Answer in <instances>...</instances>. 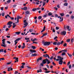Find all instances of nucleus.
<instances>
[{
	"instance_id": "f257e3e1",
	"label": "nucleus",
	"mask_w": 74,
	"mask_h": 74,
	"mask_svg": "<svg viewBox=\"0 0 74 74\" xmlns=\"http://www.w3.org/2000/svg\"><path fill=\"white\" fill-rule=\"evenodd\" d=\"M46 61L47 62V64H49L50 63V61L48 60V59L47 58L43 60L42 63L44 64H45L46 63Z\"/></svg>"
},
{
	"instance_id": "f03ea898",
	"label": "nucleus",
	"mask_w": 74,
	"mask_h": 74,
	"mask_svg": "<svg viewBox=\"0 0 74 74\" xmlns=\"http://www.w3.org/2000/svg\"><path fill=\"white\" fill-rule=\"evenodd\" d=\"M65 50H62V51H60L59 52V53H58V54L60 53L61 52H62V56H64L65 55Z\"/></svg>"
},
{
	"instance_id": "7ed1b4c3",
	"label": "nucleus",
	"mask_w": 74,
	"mask_h": 74,
	"mask_svg": "<svg viewBox=\"0 0 74 74\" xmlns=\"http://www.w3.org/2000/svg\"><path fill=\"white\" fill-rule=\"evenodd\" d=\"M55 17H58V18H60V22H61V21H63V18H62L61 19V17H60V16H58L57 14H56L55 15Z\"/></svg>"
},
{
	"instance_id": "20e7f679",
	"label": "nucleus",
	"mask_w": 74,
	"mask_h": 74,
	"mask_svg": "<svg viewBox=\"0 0 74 74\" xmlns=\"http://www.w3.org/2000/svg\"><path fill=\"white\" fill-rule=\"evenodd\" d=\"M44 45L45 46L49 45L50 44V42H43Z\"/></svg>"
},
{
	"instance_id": "39448f33",
	"label": "nucleus",
	"mask_w": 74,
	"mask_h": 74,
	"mask_svg": "<svg viewBox=\"0 0 74 74\" xmlns=\"http://www.w3.org/2000/svg\"><path fill=\"white\" fill-rule=\"evenodd\" d=\"M21 40L20 38H17V39H16L14 41V42L15 43V45H16V44L18 43V42H17V41H19Z\"/></svg>"
},
{
	"instance_id": "423d86ee",
	"label": "nucleus",
	"mask_w": 74,
	"mask_h": 74,
	"mask_svg": "<svg viewBox=\"0 0 74 74\" xmlns=\"http://www.w3.org/2000/svg\"><path fill=\"white\" fill-rule=\"evenodd\" d=\"M2 44H3L1 45V46L4 47H6V46H7V45L5 44V42H3Z\"/></svg>"
},
{
	"instance_id": "0eeeda50",
	"label": "nucleus",
	"mask_w": 74,
	"mask_h": 74,
	"mask_svg": "<svg viewBox=\"0 0 74 74\" xmlns=\"http://www.w3.org/2000/svg\"><path fill=\"white\" fill-rule=\"evenodd\" d=\"M43 56L45 57H46V58H47V57H48V58H49V59L50 58H49V56L47 54H46V55H43Z\"/></svg>"
},
{
	"instance_id": "6e6552de",
	"label": "nucleus",
	"mask_w": 74,
	"mask_h": 74,
	"mask_svg": "<svg viewBox=\"0 0 74 74\" xmlns=\"http://www.w3.org/2000/svg\"><path fill=\"white\" fill-rule=\"evenodd\" d=\"M63 59H62L61 60H60V61L59 62V64L62 65V63H63Z\"/></svg>"
},
{
	"instance_id": "1a4fd4ad",
	"label": "nucleus",
	"mask_w": 74,
	"mask_h": 74,
	"mask_svg": "<svg viewBox=\"0 0 74 74\" xmlns=\"http://www.w3.org/2000/svg\"><path fill=\"white\" fill-rule=\"evenodd\" d=\"M61 35H65V31H63V32H62L61 33Z\"/></svg>"
},
{
	"instance_id": "9d476101",
	"label": "nucleus",
	"mask_w": 74,
	"mask_h": 74,
	"mask_svg": "<svg viewBox=\"0 0 74 74\" xmlns=\"http://www.w3.org/2000/svg\"><path fill=\"white\" fill-rule=\"evenodd\" d=\"M66 28L69 31H70L71 29V28L69 29V26H66Z\"/></svg>"
},
{
	"instance_id": "9b49d317",
	"label": "nucleus",
	"mask_w": 74,
	"mask_h": 74,
	"mask_svg": "<svg viewBox=\"0 0 74 74\" xmlns=\"http://www.w3.org/2000/svg\"><path fill=\"white\" fill-rule=\"evenodd\" d=\"M13 23L12 22H11L10 21L8 23H7V25H11Z\"/></svg>"
},
{
	"instance_id": "f8f14e48",
	"label": "nucleus",
	"mask_w": 74,
	"mask_h": 74,
	"mask_svg": "<svg viewBox=\"0 0 74 74\" xmlns=\"http://www.w3.org/2000/svg\"><path fill=\"white\" fill-rule=\"evenodd\" d=\"M25 13L27 14H31L30 12V11H26L25 12Z\"/></svg>"
},
{
	"instance_id": "ddd939ff",
	"label": "nucleus",
	"mask_w": 74,
	"mask_h": 74,
	"mask_svg": "<svg viewBox=\"0 0 74 74\" xmlns=\"http://www.w3.org/2000/svg\"><path fill=\"white\" fill-rule=\"evenodd\" d=\"M31 40L33 42H34V41H37V40H37V39H36V38H34V39H33V38H32L31 39Z\"/></svg>"
},
{
	"instance_id": "4468645a",
	"label": "nucleus",
	"mask_w": 74,
	"mask_h": 74,
	"mask_svg": "<svg viewBox=\"0 0 74 74\" xmlns=\"http://www.w3.org/2000/svg\"><path fill=\"white\" fill-rule=\"evenodd\" d=\"M11 1V0H8V1H7V2H6L5 3V4H8V3H10Z\"/></svg>"
},
{
	"instance_id": "2eb2a0df",
	"label": "nucleus",
	"mask_w": 74,
	"mask_h": 74,
	"mask_svg": "<svg viewBox=\"0 0 74 74\" xmlns=\"http://www.w3.org/2000/svg\"><path fill=\"white\" fill-rule=\"evenodd\" d=\"M37 56V54L36 53L32 54V56Z\"/></svg>"
},
{
	"instance_id": "dca6fc26",
	"label": "nucleus",
	"mask_w": 74,
	"mask_h": 74,
	"mask_svg": "<svg viewBox=\"0 0 74 74\" xmlns=\"http://www.w3.org/2000/svg\"><path fill=\"white\" fill-rule=\"evenodd\" d=\"M42 72V70L40 69L39 70H37V72L38 73L40 72Z\"/></svg>"
},
{
	"instance_id": "f3484780",
	"label": "nucleus",
	"mask_w": 74,
	"mask_h": 74,
	"mask_svg": "<svg viewBox=\"0 0 74 74\" xmlns=\"http://www.w3.org/2000/svg\"><path fill=\"white\" fill-rule=\"evenodd\" d=\"M20 32H15L16 34L17 35H19L20 34Z\"/></svg>"
},
{
	"instance_id": "a211bd4d",
	"label": "nucleus",
	"mask_w": 74,
	"mask_h": 74,
	"mask_svg": "<svg viewBox=\"0 0 74 74\" xmlns=\"http://www.w3.org/2000/svg\"><path fill=\"white\" fill-rule=\"evenodd\" d=\"M60 15L62 16V17L64 16V13H60Z\"/></svg>"
},
{
	"instance_id": "6ab92c4d",
	"label": "nucleus",
	"mask_w": 74,
	"mask_h": 74,
	"mask_svg": "<svg viewBox=\"0 0 74 74\" xmlns=\"http://www.w3.org/2000/svg\"><path fill=\"white\" fill-rule=\"evenodd\" d=\"M57 58H58L60 59H61L62 58L63 59V58H62L60 56H57Z\"/></svg>"
},
{
	"instance_id": "aec40b11",
	"label": "nucleus",
	"mask_w": 74,
	"mask_h": 74,
	"mask_svg": "<svg viewBox=\"0 0 74 74\" xmlns=\"http://www.w3.org/2000/svg\"><path fill=\"white\" fill-rule=\"evenodd\" d=\"M24 10H26L28 8L27 7H25L23 8Z\"/></svg>"
},
{
	"instance_id": "412c9836",
	"label": "nucleus",
	"mask_w": 74,
	"mask_h": 74,
	"mask_svg": "<svg viewBox=\"0 0 74 74\" xmlns=\"http://www.w3.org/2000/svg\"><path fill=\"white\" fill-rule=\"evenodd\" d=\"M5 60L4 58H0V61H1V60Z\"/></svg>"
},
{
	"instance_id": "4be33fe9",
	"label": "nucleus",
	"mask_w": 74,
	"mask_h": 74,
	"mask_svg": "<svg viewBox=\"0 0 74 74\" xmlns=\"http://www.w3.org/2000/svg\"><path fill=\"white\" fill-rule=\"evenodd\" d=\"M70 41V39H68L66 40V42H69Z\"/></svg>"
},
{
	"instance_id": "5701e85b",
	"label": "nucleus",
	"mask_w": 74,
	"mask_h": 74,
	"mask_svg": "<svg viewBox=\"0 0 74 74\" xmlns=\"http://www.w3.org/2000/svg\"><path fill=\"white\" fill-rule=\"evenodd\" d=\"M67 54L70 57H71L72 56V55L70 54H69V53H67Z\"/></svg>"
},
{
	"instance_id": "b1692460",
	"label": "nucleus",
	"mask_w": 74,
	"mask_h": 74,
	"mask_svg": "<svg viewBox=\"0 0 74 74\" xmlns=\"http://www.w3.org/2000/svg\"><path fill=\"white\" fill-rule=\"evenodd\" d=\"M22 18V17H20V16H17V19H18V20H19V19H21V18Z\"/></svg>"
},
{
	"instance_id": "393cba45",
	"label": "nucleus",
	"mask_w": 74,
	"mask_h": 74,
	"mask_svg": "<svg viewBox=\"0 0 74 74\" xmlns=\"http://www.w3.org/2000/svg\"><path fill=\"white\" fill-rule=\"evenodd\" d=\"M48 14L49 16H50L52 15V13H51L49 12L48 13Z\"/></svg>"
},
{
	"instance_id": "a878e982",
	"label": "nucleus",
	"mask_w": 74,
	"mask_h": 74,
	"mask_svg": "<svg viewBox=\"0 0 74 74\" xmlns=\"http://www.w3.org/2000/svg\"><path fill=\"white\" fill-rule=\"evenodd\" d=\"M62 59H63V58L60 59H57L56 60V61H58L59 60L60 61V60H61Z\"/></svg>"
},
{
	"instance_id": "bb28decb",
	"label": "nucleus",
	"mask_w": 74,
	"mask_h": 74,
	"mask_svg": "<svg viewBox=\"0 0 74 74\" xmlns=\"http://www.w3.org/2000/svg\"><path fill=\"white\" fill-rule=\"evenodd\" d=\"M32 49H36V47H35L34 46H32Z\"/></svg>"
},
{
	"instance_id": "cd10ccee",
	"label": "nucleus",
	"mask_w": 74,
	"mask_h": 74,
	"mask_svg": "<svg viewBox=\"0 0 74 74\" xmlns=\"http://www.w3.org/2000/svg\"><path fill=\"white\" fill-rule=\"evenodd\" d=\"M47 35H48V33H45V34H44L43 35V36H47Z\"/></svg>"
},
{
	"instance_id": "c85d7f7f",
	"label": "nucleus",
	"mask_w": 74,
	"mask_h": 74,
	"mask_svg": "<svg viewBox=\"0 0 74 74\" xmlns=\"http://www.w3.org/2000/svg\"><path fill=\"white\" fill-rule=\"evenodd\" d=\"M71 19H73L74 18V16L73 15H71Z\"/></svg>"
},
{
	"instance_id": "c756f323",
	"label": "nucleus",
	"mask_w": 74,
	"mask_h": 74,
	"mask_svg": "<svg viewBox=\"0 0 74 74\" xmlns=\"http://www.w3.org/2000/svg\"><path fill=\"white\" fill-rule=\"evenodd\" d=\"M41 18H42V17L41 16H40L38 17V19H41Z\"/></svg>"
},
{
	"instance_id": "7c9ffc66",
	"label": "nucleus",
	"mask_w": 74,
	"mask_h": 74,
	"mask_svg": "<svg viewBox=\"0 0 74 74\" xmlns=\"http://www.w3.org/2000/svg\"><path fill=\"white\" fill-rule=\"evenodd\" d=\"M28 22H27L25 23L24 24V25H25V26H27V25H28Z\"/></svg>"
},
{
	"instance_id": "2f4dec72",
	"label": "nucleus",
	"mask_w": 74,
	"mask_h": 74,
	"mask_svg": "<svg viewBox=\"0 0 74 74\" xmlns=\"http://www.w3.org/2000/svg\"><path fill=\"white\" fill-rule=\"evenodd\" d=\"M13 59H15L16 60H18V58H16V57H14L13 58Z\"/></svg>"
},
{
	"instance_id": "473e14b6",
	"label": "nucleus",
	"mask_w": 74,
	"mask_h": 74,
	"mask_svg": "<svg viewBox=\"0 0 74 74\" xmlns=\"http://www.w3.org/2000/svg\"><path fill=\"white\" fill-rule=\"evenodd\" d=\"M36 10V8H34L32 9V11L34 12Z\"/></svg>"
},
{
	"instance_id": "72a5a7b5",
	"label": "nucleus",
	"mask_w": 74,
	"mask_h": 74,
	"mask_svg": "<svg viewBox=\"0 0 74 74\" xmlns=\"http://www.w3.org/2000/svg\"><path fill=\"white\" fill-rule=\"evenodd\" d=\"M69 69H71V65L70 64V65H69Z\"/></svg>"
},
{
	"instance_id": "f704fd0d",
	"label": "nucleus",
	"mask_w": 74,
	"mask_h": 74,
	"mask_svg": "<svg viewBox=\"0 0 74 74\" xmlns=\"http://www.w3.org/2000/svg\"><path fill=\"white\" fill-rule=\"evenodd\" d=\"M3 49H0V53L1 52H3Z\"/></svg>"
},
{
	"instance_id": "c9c22d12",
	"label": "nucleus",
	"mask_w": 74,
	"mask_h": 74,
	"mask_svg": "<svg viewBox=\"0 0 74 74\" xmlns=\"http://www.w3.org/2000/svg\"><path fill=\"white\" fill-rule=\"evenodd\" d=\"M46 3L45 2H43L42 6H44L45 5Z\"/></svg>"
},
{
	"instance_id": "e433bc0d",
	"label": "nucleus",
	"mask_w": 74,
	"mask_h": 74,
	"mask_svg": "<svg viewBox=\"0 0 74 74\" xmlns=\"http://www.w3.org/2000/svg\"><path fill=\"white\" fill-rule=\"evenodd\" d=\"M4 15H5L4 13H2L1 15L2 16H4Z\"/></svg>"
},
{
	"instance_id": "4c0bfd02",
	"label": "nucleus",
	"mask_w": 74,
	"mask_h": 74,
	"mask_svg": "<svg viewBox=\"0 0 74 74\" xmlns=\"http://www.w3.org/2000/svg\"><path fill=\"white\" fill-rule=\"evenodd\" d=\"M29 32H32L33 29H29Z\"/></svg>"
},
{
	"instance_id": "58836bf2",
	"label": "nucleus",
	"mask_w": 74,
	"mask_h": 74,
	"mask_svg": "<svg viewBox=\"0 0 74 74\" xmlns=\"http://www.w3.org/2000/svg\"><path fill=\"white\" fill-rule=\"evenodd\" d=\"M61 43L60 42H58L57 44V45H60L61 44Z\"/></svg>"
},
{
	"instance_id": "ea45409f",
	"label": "nucleus",
	"mask_w": 74,
	"mask_h": 74,
	"mask_svg": "<svg viewBox=\"0 0 74 74\" xmlns=\"http://www.w3.org/2000/svg\"><path fill=\"white\" fill-rule=\"evenodd\" d=\"M40 8H36V10H40Z\"/></svg>"
},
{
	"instance_id": "a19ab883",
	"label": "nucleus",
	"mask_w": 74,
	"mask_h": 74,
	"mask_svg": "<svg viewBox=\"0 0 74 74\" xmlns=\"http://www.w3.org/2000/svg\"><path fill=\"white\" fill-rule=\"evenodd\" d=\"M68 5V3H65V6H67Z\"/></svg>"
},
{
	"instance_id": "79ce46f5",
	"label": "nucleus",
	"mask_w": 74,
	"mask_h": 74,
	"mask_svg": "<svg viewBox=\"0 0 74 74\" xmlns=\"http://www.w3.org/2000/svg\"><path fill=\"white\" fill-rule=\"evenodd\" d=\"M17 5H14L13 6V8H15L16 6Z\"/></svg>"
},
{
	"instance_id": "37998d69",
	"label": "nucleus",
	"mask_w": 74,
	"mask_h": 74,
	"mask_svg": "<svg viewBox=\"0 0 74 74\" xmlns=\"http://www.w3.org/2000/svg\"><path fill=\"white\" fill-rule=\"evenodd\" d=\"M3 52L5 53H7V51H6V49L4 50V51H3Z\"/></svg>"
},
{
	"instance_id": "c03bdc74",
	"label": "nucleus",
	"mask_w": 74,
	"mask_h": 74,
	"mask_svg": "<svg viewBox=\"0 0 74 74\" xmlns=\"http://www.w3.org/2000/svg\"><path fill=\"white\" fill-rule=\"evenodd\" d=\"M50 72V71H46L45 72V73H48Z\"/></svg>"
},
{
	"instance_id": "a18cd8bd",
	"label": "nucleus",
	"mask_w": 74,
	"mask_h": 74,
	"mask_svg": "<svg viewBox=\"0 0 74 74\" xmlns=\"http://www.w3.org/2000/svg\"><path fill=\"white\" fill-rule=\"evenodd\" d=\"M70 64V61H69V62L67 63V65L68 66V65H69V64Z\"/></svg>"
},
{
	"instance_id": "49530a36",
	"label": "nucleus",
	"mask_w": 74,
	"mask_h": 74,
	"mask_svg": "<svg viewBox=\"0 0 74 74\" xmlns=\"http://www.w3.org/2000/svg\"><path fill=\"white\" fill-rule=\"evenodd\" d=\"M29 51L31 52H32V53H33V50H29Z\"/></svg>"
},
{
	"instance_id": "de8ad7c7",
	"label": "nucleus",
	"mask_w": 74,
	"mask_h": 74,
	"mask_svg": "<svg viewBox=\"0 0 74 74\" xmlns=\"http://www.w3.org/2000/svg\"><path fill=\"white\" fill-rule=\"evenodd\" d=\"M45 29H43L41 31V33H42L44 31H45Z\"/></svg>"
},
{
	"instance_id": "09e8293b",
	"label": "nucleus",
	"mask_w": 74,
	"mask_h": 74,
	"mask_svg": "<svg viewBox=\"0 0 74 74\" xmlns=\"http://www.w3.org/2000/svg\"><path fill=\"white\" fill-rule=\"evenodd\" d=\"M33 1H37L38 2H40L38 0H33Z\"/></svg>"
},
{
	"instance_id": "8fccbe9b",
	"label": "nucleus",
	"mask_w": 74,
	"mask_h": 74,
	"mask_svg": "<svg viewBox=\"0 0 74 74\" xmlns=\"http://www.w3.org/2000/svg\"><path fill=\"white\" fill-rule=\"evenodd\" d=\"M31 34H32V35H37L38 34H34V33H31Z\"/></svg>"
},
{
	"instance_id": "3c124183",
	"label": "nucleus",
	"mask_w": 74,
	"mask_h": 74,
	"mask_svg": "<svg viewBox=\"0 0 74 74\" xmlns=\"http://www.w3.org/2000/svg\"><path fill=\"white\" fill-rule=\"evenodd\" d=\"M59 29V27H56V30H58V29Z\"/></svg>"
},
{
	"instance_id": "603ef678",
	"label": "nucleus",
	"mask_w": 74,
	"mask_h": 74,
	"mask_svg": "<svg viewBox=\"0 0 74 74\" xmlns=\"http://www.w3.org/2000/svg\"><path fill=\"white\" fill-rule=\"evenodd\" d=\"M53 56L51 57H50V60H52V59H53Z\"/></svg>"
},
{
	"instance_id": "864d4df0",
	"label": "nucleus",
	"mask_w": 74,
	"mask_h": 74,
	"mask_svg": "<svg viewBox=\"0 0 74 74\" xmlns=\"http://www.w3.org/2000/svg\"><path fill=\"white\" fill-rule=\"evenodd\" d=\"M11 62H9L8 63H7V64L9 65L11 64Z\"/></svg>"
},
{
	"instance_id": "5fc2aeb1",
	"label": "nucleus",
	"mask_w": 74,
	"mask_h": 74,
	"mask_svg": "<svg viewBox=\"0 0 74 74\" xmlns=\"http://www.w3.org/2000/svg\"><path fill=\"white\" fill-rule=\"evenodd\" d=\"M10 19L12 20H13L14 19V18L13 17H10Z\"/></svg>"
},
{
	"instance_id": "6e6d98bb",
	"label": "nucleus",
	"mask_w": 74,
	"mask_h": 74,
	"mask_svg": "<svg viewBox=\"0 0 74 74\" xmlns=\"http://www.w3.org/2000/svg\"><path fill=\"white\" fill-rule=\"evenodd\" d=\"M15 74H18V71H16L15 72Z\"/></svg>"
},
{
	"instance_id": "4d7b16f0",
	"label": "nucleus",
	"mask_w": 74,
	"mask_h": 74,
	"mask_svg": "<svg viewBox=\"0 0 74 74\" xmlns=\"http://www.w3.org/2000/svg\"><path fill=\"white\" fill-rule=\"evenodd\" d=\"M46 17H47V15H44L43 16V17L44 18H45Z\"/></svg>"
},
{
	"instance_id": "13d9d810",
	"label": "nucleus",
	"mask_w": 74,
	"mask_h": 74,
	"mask_svg": "<svg viewBox=\"0 0 74 74\" xmlns=\"http://www.w3.org/2000/svg\"><path fill=\"white\" fill-rule=\"evenodd\" d=\"M11 69V67H9L8 68V71H10V69Z\"/></svg>"
},
{
	"instance_id": "bf43d9fd",
	"label": "nucleus",
	"mask_w": 74,
	"mask_h": 74,
	"mask_svg": "<svg viewBox=\"0 0 74 74\" xmlns=\"http://www.w3.org/2000/svg\"><path fill=\"white\" fill-rule=\"evenodd\" d=\"M9 25V26H8V28H10L11 27L12 25Z\"/></svg>"
},
{
	"instance_id": "052dcab7",
	"label": "nucleus",
	"mask_w": 74,
	"mask_h": 74,
	"mask_svg": "<svg viewBox=\"0 0 74 74\" xmlns=\"http://www.w3.org/2000/svg\"><path fill=\"white\" fill-rule=\"evenodd\" d=\"M40 64H41V65L42 66H43L44 64L43 62L42 63H41Z\"/></svg>"
},
{
	"instance_id": "680f3d73",
	"label": "nucleus",
	"mask_w": 74,
	"mask_h": 74,
	"mask_svg": "<svg viewBox=\"0 0 74 74\" xmlns=\"http://www.w3.org/2000/svg\"><path fill=\"white\" fill-rule=\"evenodd\" d=\"M56 43H57L56 42H54L53 43V44L54 45H56Z\"/></svg>"
},
{
	"instance_id": "e2e57ef3",
	"label": "nucleus",
	"mask_w": 74,
	"mask_h": 74,
	"mask_svg": "<svg viewBox=\"0 0 74 74\" xmlns=\"http://www.w3.org/2000/svg\"><path fill=\"white\" fill-rule=\"evenodd\" d=\"M7 43L8 44H11V42L10 41H7Z\"/></svg>"
},
{
	"instance_id": "0e129e2a",
	"label": "nucleus",
	"mask_w": 74,
	"mask_h": 74,
	"mask_svg": "<svg viewBox=\"0 0 74 74\" xmlns=\"http://www.w3.org/2000/svg\"><path fill=\"white\" fill-rule=\"evenodd\" d=\"M5 39H3V40H2V42H5Z\"/></svg>"
},
{
	"instance_id": "69168bd1",
	"label": "nucleus",
	"mask_w": 74,
	"mask_h": 74,
	"mask_svg": "<svg viewBox=\"0 0 74 74\" xmlns=\"http://www.w3.org/2000/svg\"><path fill=\"white\" fill-rule=\"evenodd\" d=\"M38 59V60H42V58H39Z\"/></svg>"
},
{
	"instance_id": "338daca9",
	"label": "nucleus",
	"mask_w": 74,
	"mask_h": 74,
	"mask_svg": "<svg viewBox=\"0 0 74 74\" xmlns=\"http://www.w3.org/2000/svg\"><path fill=\"white\" fill-rule=\"evenodd\" d=\"M21 68H22V69H23L24 68V66H23H23H21Z\"/></svg>"
},
{
	"instance_id": "774afa93",
	"label": "nucleus",
	"mask_w": 74,
	"mask_h": 74,
	"mask_svg": "<svg viewBox=\"0 0 74 74\" xmlns=\"http://www.w3.org/2000/svg\"><path fill=\"white\" fill-rule=\"evenodd\" d=\"M26 22H27V21H26V20H25L24 21H23V22H24V23H27Z\"/></svg>"
}]
</instances>
